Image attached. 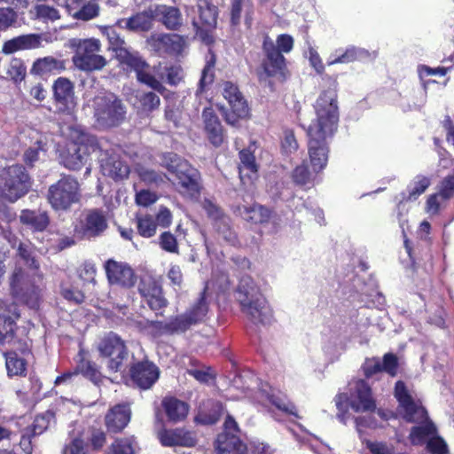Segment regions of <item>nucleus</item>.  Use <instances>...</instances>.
<instances>
[{
  "label": "nucleus",
  "mask_w": 454,
  "mask_h": 454,
  "mask_svg": "<svg viewBox=\"0 0 454 454\" xmlns=\"http://www.w3.org/2000/svg\"><path fill=\"white\" fill-rule=\"evenodd\" d=\"M212 407L214 410V412L212 414L207 415L203 412L200 413L199 419L203 424H215L218 421L223 410L222 404L220 403H213Z\"/></svg>",
  "instance_id": "obj_62"
},
{
  "label": "nucleus",
  "mask_w": 454,
  "mask_h": 454,
  "mask_svg": "<svg viewBox=\"0 0 454 454\" xmlns=\"http://www.w3.org/2000/svg\"><path fill=\"white\" fill-rule=\"evenodd\" d=\"M19 317L18 308L14 302L0 301V320H3L7 329V334H13V325Z\"/></svg>",
  "instance_id": "obj_38"
},
{
  "label": "nucleus",
  "mask_w": 454,
  "mask_h": 454,
  "mask_svg": "<svg viewBox=\"0 0 454 454\" xmlns=\"http://www.w3.org/2000/svg\"><path fill=\"white\" fill-rule=\"evenodd\" d=\"M10 286L12 294L17 302L24 303L32 309L38 306L39 290L27 281L24 271L20 268L14 270Z\"/></svg>",
  "instance_id": "obj_14"
},
{
  "label": "nucleus",
  "mask_w": 454,
  "mask_h": 454,
  "mask_svg": "<svg viewBox=\"0 0 454 454\" xmlns=\"http://www.w3.org/2000/svg\"><path fill=\"white\" fill-rule=\"evenodd\" d=\"M146 326L151 330L154 336L170 335V325L168 319L167 321H147Z\"/></svg>",
  "instance_id": "obj_59"
},
{
  "label": "nucleus",
  "mask_w": 454,
  "mask_h": 454,
  "mask_svg": "<svg viewBox=\"0 0 454 454\" xmlns=\"http://www.w3.org/2000/svg\"><path fill=\"white\" fill-rule=\"evenodd\" d=\"M66 60L52 56L36 59L31 68V73L42 77L60 74L66 69Z\"/></svg>",
  "instance_id": "obj_27"
},
{
  "label": "nucleus",
  "mask_w": 454,
  "mask_h": 454,
  "mask_svg": "<svg viewBox=\"0 0 454 454\" xmlns=\"http://www.w3.org/2000/svg\"><path fill=\"white\" fill-rule=\"evenodd\" d=\"M35 18L43 22H54L60 19L58 9L48 4H37L35 7Z\"/></svg>",
  "instance_id": "obj_46"
},
{
  "label": "nucleus",
  "mask_w": 454,
  "mask_h": 454,
  "mask_svg": "<svg viewBox=\"0 0 454 454\" xmlns=\"http://www.w3.org/2000/svg\"><path fill=\"white\" fill-rule=\"evenodd\" d=\"M100 31L109 43V49L115 52V56L120 50L126 49V43L122 37L117 33L114 27L104 26L100 27Z\"/></svg>",
  "instance_id": "obj_40"
},
{
  "label": "nucleus",
  "mask_w": 454,
  "mask_h": 454,
  "mask_svg": "<svg viewBox=\"0 0 454 454\" xmlns=\"http://www.w3.org/2000/svg\"><path fill=\"white\" fill-rule=\"evenodd\" d=\"M276 43L279 52L289 53L294 48V38L287 34H282L278 36Z\"/></svg>",
  "instance_id": "obj_64"
},
{
  "label": "nucleus",
  "mask_w": 454,
  "mask_h": 454,
  "mask_svg": "<svg viewBox=\"0 0 454 454\" xmlns=\"http://www.w3.org/2000/svg\"><path fill=\"white\" fill-rule=\"evenodd\" d=\"M70 46L74 50L73 62L82 71L92 72L104 68L107 60L102 55L98 54L101 49V43L98 39H78L70 40Z\"/></svg>",
  "instance_id": "obj_7"
},
{
  "label": "nucleus",
  "mask_w": 454,
  "mask_h": 454,
  "mask_svg": "<svg viewBox=\"0 0 454 454\" xmlns=\"http://www.w3.org/2000/svg\"><path fill=\"white\" fill-rule=\"evenodd\" d=\"M137 231L144 238H151L155 235L157 223L152 215L137 217Z\"/></svg>",
  "instance_id": "obj_50"
},
{
  "label": "nucleus",
  "mask_w": 454,
  "mask_h": 454,
  "mask_svg": "<svg viewBox=\"0 0 454 454\" xmlns=\"http://www.w3.org/2000/svg\"><path fill=\"white\" fill-rule=\"evenodd\" d=\"M435 431L436 428L432 422L419 427H413L410 434L411 442L415 445L422 444L426 439L433 435Z\"/></svg>",
  "instance_id": "obj_42"
},
{
  "label": "nucleus",
  "mask_w": 454,
  "mask_h": 454,
  "mask_svg": "<svg viewBox=\"0 0 454 454\" xmlns=\"http://www.w3.org/2000/svg\"><path fill=\"white\" fill-rule=\"evenodd\" d=\"M241 311L254 324L270 322L272 312L259 287L250 276L241 277L235 292Z\"/></svg>",
  "instance_id": "obj_2"
},
{
  "label": "nucleus",
  "mask_w": 454,
  "mask_h": 454,
  "mask_svg": "<svg viewBox=\"0 0 454 454\" xmlns=\"http://www.w3.org/2000/svg\"><path fill=\"white\" fill-rule=\"evenodd\" d=\"M47 199L55 210H67L79 201L80 185L72 176H63L48 189Z\"/></svg>",
  "instance_id": "obj_10"
},
{
  "label": "nucleus",
  "mask_w": 454,
  "mask_h": 454,
  "mask_svg": "<svg viewBox=\"0 0 454 454\" xmlns=\"http://www.w3.org/2000/svg\"><path fill=\"white\" fill-rule=\"evenodd\" d=\"M18 254L31 269H39V263L35 257L34 248L31 244L20 242L18 246Z\"/></svg>",
  "instance_id": "obj_52"
},
{
  "label": "nucleus",
  "mask_w": 454,
  "mask_h": 454,
  "mask_svg": "<svg viewBox=\"0 0 454 454\" xmlns=\"http://www.w3.org/2000/svg\"><path fill=\"white\" fill-rule=\"evenodd\" d=\"M131 416L130 407L128 404H117L106 415V426L111 432L121 431L129 422Z\"/></svg>",
  "instance_id": "obj_25"
},
{
  "label": "nucleus",
  "mask_w": 454,
  "mask_h": 454,
  "mask_svg": "<svg viewBox=\"0 0 454 454\" xmlns=\"http://www.w3.org/2000/svg\"><path fill=\"white\" fill-rule=\"evenodd\" d=\"M200 19L201 22L208 27L216 25V8L215 5L208 4L206 0L198 4Z\"/></svg>",
  "instance_id": "obj_44"
},
{
  "label": "nucleus",
  "mask_w": 454,
  "mask_h": 454,
  "mask_svg": "<svg viewBox=\"0 0 454 454\" xmlns=\"http://www.w3.org/2000/svg\"><path fill=\"white\" fill-rule=\"evenodd\" d=\"M141 107L145 112H152L160 106V97L153 91L138 92L137 95Z\"/></svg>",
  "instance_id": "obj_49"
},
{
  "label": "nucleus",
  "mask_w": 454,
  "mask_h": 454,
  "mask_svg": "<svg viewBox=\"0 0 454 454\" xmlns=\"http://www.w3.org/2000/svg\"><path fill=\"white\" fill-rule=\"evenodd\" d=\"M100 142L95 136L75 129L62 154V163L70 170H79L87 164L90 153L98 152Z\"/></svg>",
  "instance_id": "obj_4"
},
{
  "label": "nucleus",
  "mask_w": 454,
  "mask_h": 454,
  "mask_svg": "<svg viewBox=\"0 0 454 454\" xmlns=\"http://www.w3.org/2000/svg\"><path fill=\"white\" fill-rule=\"evenodd\" d=\"M52 88L54 98L63 110H71L74 107V85L68 79L58 78Z\"/></svg>",
  "instance_id": "obj_26"
},
{
  "label": "nucleus",
  "mask_w": 454,
  "mask_h": 454,
  "mask_svg": "<svg viewBox=\"0 0 454 454\" xmlns=\"http://www.w3.org/2000/svg\"><path fill=\"white\" fill-rule=\"evenodd\" d=\"M395 396L399 402L400 411L406 421L419 422L427 419V411L415 403L403 381L395 383Z\"/></svg>",
  "instance_id": "obj_17"
},
{
  "label": "nucleus",
  "mask_w": 454,
  "mask_h": 454,
  "mask_svg": "<svg viewBox=\"0 0 454 454\" xmlns=\"http://www.w3.org/2000/svg\"><path fill=\"white\" fill-rule=\"evenodd\" d=\"M112 454H135L132 440L117 439L112 444Z\"/></svg>",
  "instance_id": "obj_58"
},
{
  "label": "nucleus",
  "mask_w": 454,
  "mask_h": 454,
  "mask_svg": "<svg viewBox=\"0 0 454 454\" xmlns=\"http://www.w3.org/2000/svg\"><path fill=\"white\" fill-rule=\"evenodd\" d=\"M133 382L141 389L151 388L160 376L159 368L152 362L143 361L133 364L130 368Z\"/></svg>",
  "instance_id": "obj_21"
},
{
  "label": "nucleus",
  "mask_w": 454,
  "mask_h": 454,
  "mask_svg": "<svg viewBox=\"0 0 454 454\" xmlns=\"http://www.w3.org/2000/svg\"><path fill=\"white\" fill-rule=\"evenodd\" d=\"M46 153V143L42 139L36 140V142L30 147H28L24 153V161L27 165L33 167L36 161L41 159L42 155Z\"/></svg>",
  "instance_id": "obj_43"
},
{
  "label": "nucleus",
  "mask_w": 454,
  "mask_h": 454,
  "mask_svg": "<svg viewBox=\"0 0 454 454\" xmlns=\"http://www.w3.org/2000/svg\"><path fill=\"white\" fill-rule=\"evenodd\" d=\"M214 67H215L214 59L207 61L206 66L204 67L202 73H201V77L199 82V86L196 90L197 97H199L201 93H203L205 91L206 88L214 82V78H215Z\"/></svg>",
  "instance_id": "obj_51"
},
{
  "label": "nucleus",
  "mask_w": 454,
  "mask_h": 454,
  "mask_svg": "<svg viewBox=\"0 0 454 454\" xmlns=\"http://www.w3.org/2000/svg\"><path fill=\"white\" fill-rule=\"evenodd\" d=\"M373 58L372 53L364 48L356 46L348 47L345 51L339 54L335 59L328 61V65L348 64L354 61H364Z\"/></svg>",
  "instance_id": "obj_35"
},
{
  "label": "nucleus",
  "mask_w": 454,
  "mask_h": 454,
  "mask_svg": "<svg viewBox=\"0 0 454 454\" xmlns=\"http://www.w3.org/2000/svg\"><path fill=\"white\" fill-rule=\"evenodd\" d=\"M293 179L296 184L306 185L311 183L312 176L308 167L302 163L301 165L297 166L294 170Z\"/></svg>",
  "instance_id": "obj_57"
},
{
  "label": "nucleus",
  "mask_w": 454,
  "mask_h": 454,
  "mask_svg": "<svg viewBox=\"0 0 454 454\" xmlns=\"http://www.w3.org/2000/svg\"><path fill=\"white\" fill-rule=\"evenodd\" d=\"M159 163L176 175L179 192L187 198H195L200 191V172L175 153L159 155Z\"/></svg>",
  "instance_id": "obj_3"
},
{
  "label": "nucleus",
  "mask_w": 454,
  "mask_h": 454,
  "mask_svg": "<svg viewBox=\"0 0 454 454\" xmlns=\"http://www.w3.org/2000/svg\"><path fill=\"white\" fill-rule=\"evenodd\" d=\"M115 57L121 65L125 66L127 69L136 73L137 79L139 82L147 85L160 93L165 90V87L162 83L152 74L150 65L138 51L127 47L124 50H120Z\"/></svg>",
  "instance_id": "obj_9"
},
{
  "label": "nucleus",
  "mask_w": 454,
  "mask_h": 454,
  "mask_svg": "<svg viewBox=\"0 0 454 454\" xmlns=\"http://www.w3.org/2000/svg\"><path fill=\"white\" fill-rule=\"evenodd\" d=\"M105 270L111 285L130 288L137 282L135 272L127 262L109 259L105 263Z\"/></svg>",
  "instance_id": "obj_18"
},
{
  "label": "nucleus",
  "mask_w": 454,
  "mask_h": 454,
  "mask_svg": "<svg viewBox=\"0 0 454 454\" xmlns=\"http://www.w3.org/2000/svg\"><path fill=\"white\" fill-rule=\"evenodd\" d=\"M239 175L240 177L243 178L244 171H247L246 175L248 176V173L255 174L257 172V166L255 164V158L253 153L249 150H242L239 152Z\"/></svg>",
  "instance_id": "obj_48"
},
{
  "label": "nucleus",
  "mask_w": 454,
  "mask_h": 454,
  "mask_svg": "<svg viewBox=\"0 0 454 454\" xmlns=\"http://www.w3.org/2000/svg\"><path fill=\"white\" fill-rule=\"evenodd\" d=\"M40 45V37L35 34L23 35L6 41L2 48L4 54L27 49H35Z\"/></svg>",
  "instance_id": "obj_30"
},
{
  "label": "nucleus",
  "mask_w": 454,
  "mask_h": 454,
  "mask_svg": "<svg viewBox=\"0 0 454 454\" xmlns=\"http://www.w3.org/2000/svg\"><path fill=\"white\" fill-rule=\"evenodd\" d=\"M17 21V13L12 8H0V32L5 31Z\"/></svg>",
  "instance_id": "obj_56"
},
{
  "label": "nucleus",
  "mask_w": 454,
  "mask_h": 454,
  "mask_svg": "<svg viewBox=\"0 0 454 454\" xmlns=\"http://www.w3.org/2000/svg\"><path fill=\"white\" fill-rule=\"evenodd\" d=\"M138 292L153 311L164 309L168 304L163 294L161 284L153 278H142L138 285Z\"/></svg>",
  "instance_id": "obj_19"
},
{
  "label": "nucleus",
  "mask_w": 454,
  "mask_h": 454,
  "mask_svg": "<svg viewBox=\"0 0 454 454\" xmlns=\"http://www.w3.org/2000/svg\"><path fill=\"white\" fill-rule=\"evenodd\" d=\"M214 228L217 232L218 237L223 239L225 242L231 246H236L238 244L237 234L231 228L230 217L226 215L222 216L214 223Z\"/></svg>",
  "instance_id": "obj_37"
},
{
  "label": "nucleus",
  "mask_w": 454,
  "mask_h": 454,
  "mask_svg": "<svg viewBox=\"0 0 454 454\" xmlns=\"http://www.w3.org/2000/svg\"><path fill=\"white\" fill-rule=\"evenodd\" d=\"M262 50L265 54L262 67L267 76H275L282 73L286 67V59L269 35L264 36Z\"/></svg>",
  "instance_id": "obj_20"
},
{
  "label": "nucleus",
  "mask_w": 454,
  "mask_h": 454,
  "mask_svg": "<svg viewBox=\"0 0 454 454\" xmlns=\"http://www.w3.org/2000/svg\"><path fill=\"white\" fill-rule=\"evenodd\" d=\"M202 118L208 139L215 146H219L223 143V136L218 117L211 107H206Z\"/></svg>",
  "instance_id": "obj_29"
},
{
  "label": "nucleus",
  "mask_w": 454,
  "mask_h": 454,
  "mask_svg": "<svg viewBox=\"0 0 454 454\" xmlns=\"http://www.w3.org/2000/svg\"><path fill=\"white\" fill-rule=\"evenodd\" d=\"M237 212L244 220L253 223H267L271 215L270 209L259 204L251 207L239 206Z\"/></svg>",
  "instance_id": "obj_32"
},
{
  "label": "nucleus",
  "mask_w": 454,
  "mask_h": 454,
  "mask_svg": "<svg viewBox=\"0 0 454 454\" xmlns=\"http://www.w3.org/2000/svg\"><path fill=\"white\" fill-rule=\"evenodd\" d=\"M8 74L12 76L13 81H21L26 75V67L20 59H14L10 65Z\"/></svg>",
  "instance_id": "obj_60"
},
{
  "label": "nucleus",
  "mask_w": 454,
  "mask_h": 454,
  "mask_svg": "<svg viewBox=\"0 0 454 454\" xmlns=\"http://www.w3.org/2000/svg\"><path fill=\"white\" fill-rule=\"evenodd\" d=\"M107 228V220L100 209H90L86 213L83 223V235L94 238L101 235Z\"/></svg>",
  "instance_id": "obj_24"
},
{
  "label": "nucleus",
  "mask_w": 454,
  "mask_h": 454,
  "mask_svg": "<svg viewBox=\"0 0 454 454\" xmlns=\"http://www.w3.org/2000/svg\"><path fill=\"white\" fill-rule=\"evenodd\" d=\"M429 185L430 180L428 177L420 175L417 176L408 186V200H415L419 195L425 192Z\"/></svg>",
  "instance_id": "obj_47"
},
{
  "label": "nucleus",
  "mask_w": 454,
  "mask_h": 454,
  "mask_svg": "<svg viewBox=\"0 0 454 454\" xmlns=\"http://www.w3.org/2000/svg\"><path fill=\"white\" fill-rule=\"evenodd\" d=\"M162 406L168 420L178 422L187 416L189 406L186 403L175 397H165L162 400Z\"/></svg>",
  "instance_id": "obj_34"
},
{
  "label": "nucleus",
  "mask_w": 454,
  "mask_h": 454,
  "mask_svg": "<svg viewBox=\"0 0 454 454\" xmlns=\"http://www.w3.org/2000/svg\"><path fill=\"white\" fill-rule=\"evenodd\" d=\"M154 17L160 16V21L168 28L176 30L182 25V14L178 8L174 6L158 5Z\"/></svg>",
  "instance_id": "obj_33"
},
{
  "label": "nucleus",
  "mask_w": 454,
  "mask_h": 454,
  "mask_svg": "<svg viewBox=\"0 0 454 454\" xmlns=\"http://www.w3.org/2000/svg\"><path fill=\"white\" fill-rule=\"evenodd\" d=\"M160 440L164 446L192 447L196 443L192 434L183 428L165 430L160 434Z\"/></svg>",
  "instance_id": "obj_28"
},
{
  "label": "nucleus",
  "mask_w": 454,
  "mask_h": 454,
  "mask_svg": "<svg viewBox=\"0 0 454 454\" xmlns=\"http://www.w3.org/2000/svg\"><path fill=\"white\" fill-rule=\"evenodd\" d=\"M239 428L232 416L227 415L223 431L218 434L215 448L218 454H247V446L239 436Z\"/></svg>",
  "instance_id": "obj_12"
},
{
  "label": "nucleus",
  "mask_w": 454,
  "mask_h": 454,
  "mask_svg": "<svg viewBox=\"0 0 454 454\" xmlns=\"http://www.w3.org/2000/svg\"><path fill=\"white\" fill-rule=\"evenodd\" d=\"M98 349L100 356L116 353V356L106 360V366L113 372L121 371L123 362L128 357V349L121 337L114 333H109L99 341Z\"/></svg>",
  "instance_id": "obj_15"
},
{
  "label": "nucleus",
  "mask_w": 454,
  "mask_h": 454,
  "mask_svg": "<svg viewBox=\"0 0 454 454\" xmlns=\"http://www.w3.org/2000/svg\"><path fill=\"white\" fill-rule=\"evenodd\" d=\"M223 96L230 106V111L223 108L224 119L227 123L234 126L239 119L246 118L248 115L249 108L247 103L239 90V88L231 82H223Z\"/></svg>",
  "instance_id": "obj_13"
},
{
  "label": "nucleus",
  "mask_w": 454,
  "mask_h": 454,
  "mask_svg": "<svg viewBox=\"0 0 454 454\" xmlns=\"http://www.w3.org/2000/svg\"><path fill=\"white\" fill-rule=\"evenodd\" d=\"M137 171L140 179L150 185H159L167 179V176L164 173L157 172L145 167L137 168Z\"/></svg>",
  "instance_id": "obj_45"
},
{
  "label": "nucleus",
  "mask_w": 454,
  "mask_h": 454,
  "mask_svg": "<svg viewBox=\"0 0 454 454\" xmlns=\"http://www.w3.org/2000/svg\"><path fill=\"white\" fill-rule=\"evenodd\" d=\"M54 419V412L51 411H46L37 415L31 426L25 429L34 436H37L45 432L51 425V422Z\"/></svg>",
  "instance_id": "obj_39"
},
{
  "label": "nucleus",
  "mask_w": 454,
  "mask_h": 454,
  "mask_svg": "<svg viewBox=\"0 0 454 454\" xmlns=\"http://www.w3.org/2000/svg\"><path fill=\"white\" fill-rule=\"evenodd\" d=\"M254 401L262 406H275L279 411L297 416L295 413V406L290 403L284 395H275L271 393L270 387L265 384L260 388L254 395Z\"/></svg>",
  "instance_id": "obj_22"
},
{
  "label": "nucleus",
  "mask_w": 454,
  "mask_h": 454,
  "mask_svg": "<svg viewBox=\"0 0 454 454\" xmlns=\"http://www.w3.org/2000/svg\"><path fill=\"white\" fill-rule=\"evenodd\" d=\"M7 374L10 377L23 376L27 371V361L15 351L4 353Z\"/></svg>",
  "instance_id": "obj_36"
},
{
  "label": "nucleus",
  "mask_w": 454,
  "mask_h": 454,
  "mask_svg": "<svg viewBox=\"0 0 454 454\" xmlns=\"http://www.w3.org/2000/svg\"><path fill=\"white\" fill-rule=\"evenodd\" d=\"M439 195L442 200L450 199L454 195V175L448 176L442 181Z\"/></svg>",
  "instance_id": "obj_63"
},
{
  "label": "nucleus",
  "mask_w": 454,
  "mask_h": 454,
  "mask_svg": "<svg viewBox=\"0 0 454 454\" xmlns=\"http://www.w3.org/2000/svg\"><path fill=\"white\" fill-rule=\"evenodd\" d=\"M336 98L333 90H325L319 96L315 105L317 120L307 130L309 160L316 173L323 170L328 161L329 147L326 137L333 134L339 120Z\"/></svg>",
  "instance_id": "obj_1"
},
{
  "label": "nucleus",
  "mask_w": 454,
  "mask_h": 454,
  "mask_svg": "<svg viewBox=\"0 0 454 454\" xmlns=\"http://www.w3.org/2000/svg\"><path fill=\"white\" fill-rule=\"evenodd\" d=\"M100 147L98 148V160L103 175L114 179H123L129 176V168L113 150H109L106 141H99Z\"/></svg>",
  "instance_id": "obj_16"
},
{
  "label": "nucleus",
  "mask_w": 454,
  "mask_h": 454,
  "mask_svg": "<svg viewBox=\"0 0 454 454\" xmlns=\"http://www.w3.org/2000/svg\"><path fill=\"white\" fill-rule=\"evenodd\" d=\"M427 449L433 454H446L448 447L441 437H432L427 441Z\"/></svg>",
  "instance_id": "obj_61"
},
{
  "label": "nucleus",
  "mask_w": 454,
  "mask_h": 454,
  "mask_svg": "<svg viewBox=\"0 0 454 454\" xmlns=\"http://www.w3.org/2000/svg\"><path fill=\"white\" fill-rule=\"evenodd\" d=\"M165 41V52L171 54H177L183 51L184 41L182 36L173 34H166V37H163Z\"/></svg>",
  "instance_id": "obj_53"
},
{
  "label": "nucleus",
  "mask_w": 454,
  "mask_h": 454,
  "mask_svg": "<svg viewBox=\"0 0 454 454\" xmlns=\"http://www.w3.org/2000/svg\"><path fill=\"white\" fill-rule=\"evenodd\" d=\"M160 246L163 250L168 253L178 254V244L176 238L169 231H164L160 234Z\"/></svg>",
  "instance_id": "obj_55"
},
{
  "label": "nucleus",
  "mask_w": 454,
  "mask_h": 454,
  "mask_svg": "<svg viewBox=\"0 0 454 454\" xmlns=\"http://www.w3.org/2000/svg\"><path fill=\"white\" fill-rule=\"evenodd\" d=\"M22 224L35 231H43L49 225V215L45 211L23 209L20 215Z\"/></svg>",
  "instance_id": "obj_31"
},
{
  "label": "nucleus",
  "mask_w": 454,
  "mask_h": 454,
  "mask_svg": "<svg viewBox=\"0 0 454 454\" xmlns=\"http://www.w3.org/2000/svg\"><path fill=\"white\" fill-rule=\"evenodd\" d=\"M126 112L122 100L112 92L100 93L93 99V115L101 129L119 126L125 120Z\"/></svg>",
  "instance_id": "obj_5"
},
{
  "label": "nucleus",
  "mask_w": 454,
  "mask_h": 454,
  "mask_svg": "<svg viewBox=\"0 0 454 454\" xmlns=\"http://www.w3.org/2000/svg\"><path fill=\"white\" fill-rule=\"evenodd\" d=\"M31 187V179L22 165H12L3 169L0 175V191L11 202H15Z\"/></svg>",
  "instance_id": "obj_8"
},
{
  "label": "nucleus",
  "mask_w": 454,
  "mask_h": 454,
  "mask_svg": "<svg viewBox=\"0 0 454 454\" xmlns=\"http://www.w3.org/2000/svg\"><path fill=\"white\" fill-rule=\"evenodd\" d=\"M356 412L373 411L376 409L375 400L372 395L370 386L364 380H357L349 383V396L347 394H340L335 397L336 407L340 413L338 419L344 424L346 419V403Z\"/></svg>",
  "instance_id": "obj_6"
},
{
  "label": "nucleus",
  "mask_w": 454,
  "mask_h": 454,
  "mask_svg": "<svg viewBox=\"0 0 454 454\" xmlns=\"http://www.w3.org/2000/svg\"><path fill=\"white\" fill-rule=\"evenodd\" d=\"M154 12L151 9L137 12L128 19H120L116 26L131 32L148 31L152 28Z\"/></svg>",
  "instance_id": "obj_23"
},
{
  "label": "nucleus",
  "mask_w": 454,
  "mask_h": 454,
  "mask_svg": "<svg viewBox=\"0 0 454 454\" xmlns=\"http://www.w3.org/2000/svg\"><path fill=\"white\" fill-rule=\"evenodd\" d=\"M100 7L96 0H90L84 4L80 9L74 12L72 17L75 20L89 21L99 15Z\"/></svg>",
  "instance_id": "obj_41"
},
{
  "label": "nucleus",
  "mask_w": 454,
  "mask_h": 454,
  "mask_svg": "<svg viewBox=\"0 0 454 454\" xmlns=\"http://www.w3.org/2000/svg\"><path fill=\"white\" fill-rule=\"evenodd\" d=\"M78 371L85 377L90 379L92 381H97L99 379L100 373L95 363L82 359L77 365Z\"/></svg>",
  "instance_id": "obj_54"
},
{
  "label": "nucleus",
  "mask_w": 454,
  "mask_h": 454,
  "mask_svg": "<svg viewBox=\"0 0 454 454\" xmlns=\"http://www.w3.org/2000/svg\"><path fill=\"white\" fill-rule=\"evenodd\" d=\"M207 287L200 293L198 300L184 313L168 318L170 335L185 333L192 326L204 321L208 312L206 298Z\"/></svg>",
  "instance_id": "obj_11"
}]
</instances>
